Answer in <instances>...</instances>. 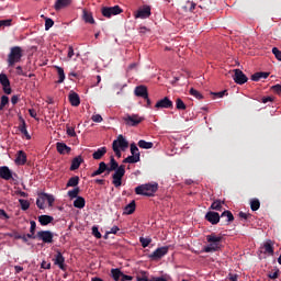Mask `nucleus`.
I'll use <instances>...</instances> for the list:
<instances>
[{
  "label": "nucleus",
  "mask_w": 281,
  "mask_h": 281,
  "mask_svg": "<svg viewBox=\"0 0 281 281\" xmlns=\"http://www.w3.org/2000/svg\"><path fill=\"white\" fill-rule=\"evenodd\" d=\"M30 223H31L30 233L31 234H36V222L31 221Z\"/></svg>",
  "instance_id": "680f3d73"
},
{
  "label": "nucleus",
  "mask_w": 281,
  "mask_h": 281,
  "mask_svg": "<svg viewBox=\"0 0 281 281\" xmlns=\"http://www.w3.org/2000/svg\"><path fill=\"white\" fill-rule=\"evenodd\" d=\"M123 10L120 5L114 7H102L101 14L105 19H111V16H117V14H122Z\"/></svg>",
  "instance_id": "39448f33"
},
{
  "label": "nucleus",
  "mask_w": 281,
  "mask_h": 281,
  "mask_svg": "<svg viewBox=\"0 0 281 281\" xmlns=\"http://www.w3.org/2000/svg\"><path fill=\"white\" fill-rule=\"evenodd\" d=\"M43 196H44L45 201H47L48 207H53L54 202L56 201V199L54 198V195H52V194H49V193H43Z\"/></svg>",
  "instance_id": "58836bf2"
},
{
  "label": "nucleus",
  "mask_w": 281,
  "mask_h": 281,
  "mask_svg": "<svg viewBox=\"0 0 281 281\" xmlns=\"http://www.w3.org/2000/svg\"><path fill=\"white\" fill-rule=\"evenodd\" d=\"M19 203L21 205V210H23L24 212L30 210V202L27 200L20 199Z\"/></svg>",
  "instance_id": "09e8293b"
},
{
  "label": "nucleus",
  "mask_w": 281,
  "mask_h": 281,
  "mask_svg": "<svg viewBox=\"0 0 281 281\" xmlns=\"http://www.w3.org/2000/svg\"><path fill=\"white\" fill-rule=\"evenodd\" d=\"M135 207H136L135 200H133L130 204H127L124 207L123 214H126V215L134 214L135 213Z\"/></svg>",
  "instance_id": "bb28decb"
},
{
  "label": "nucleus",
  "mask_w": 281,
  "mask_h": 281,
  "mask_svg": "<svg viewBox=\"0 0 281 281\" xmlns=\"http://www.w3.org/2000/svg\"><path fill=\"white\" fill-rule=\"evenodd\" d=\"M106 153V147H100L98 150H95L92 154L93 159L100 160L102 159V156Z\"/></svg>",
  "instance_id": "7c9ffc66"
},
{
  "label": "nucleus",
  "mask_w": 281,
  "mask_h": 281,
  "mask_svg": "<svg viewBox=\"0 0 281 281\" xmlns=\"http://www.w3.org/2000/svg\"><path fill=\"white\" fill-rule=\"evenodd\" d=\"M139 161V158L137 156H128L123 160V164H137Z\"/></svg>",
  "instance_id": "49530a36"
},
{
  "label": "nucleus",
  "mask_w": 281,
  "mask_h": 281,
  "mask_svg": "<svg viewBox=\"0 0 281 281\" xmlns=\"http://www.w3.org/2000/svg\"><path fill=\"white\" fill-rule=\"evenodd\" d=\"M205 220L211 223V225H218V223H221V215L214 211H209L205 214Z\"/></svg>",
  "instance_id": "9b49d317"
},
{
  "label": "nucleus",
  "mask_w": 281,
  "mask_h": 281,
  "mask_svg": "<svg viewBox=\"0 0 281 281\" xmlns=\"http://www.w3.org/2000/svg\"><path fill=\"white\" fill-rule=\"evenodd\" d=\"M168 254V247H160L157 248L151 255H149V258L151 260H160V258H164Z\"/></svg>",
  "instance_id": "ddd939ff"
},
{
  "label": "nucleus",
  "mask_w": 281,
  "mask_h": 281,
  "mask_svg": "<svg viewBox=\"0 0 281 281\" xmlns=\"http://www.w3.org/2000/svg\"><path fill=\"white\" fill-rule=\"evenodd\" d=\"M150 281H168V280L164 277H155Z\"/></svg>",
  "instance_id": "774afa93"
},
{
  "label": "nucleus",
  "mask_w": 281,
  "mask_h": 281,
  "mask_svg": "<svg viewBox=\"0 0 281 281\" xmlns=\"http://www.w3.org/2000/svg\"><path fill=\"white\" fill-rule=\"evenodd\" d=\"M0 177H12V171L8 166L0 167Z\"/></svg>",
  "instance_id": "f704fd0d"
},
{
  "label": "nucleus",
  "mask_w": 281,
  "mask_h": 281,
  "mask_svg": "<svg viewBox=\"0 0 281 281\" xmlns=\"http://www.w3.org/2000/svg\"><path fill=\"white\" fill-rule=\"evenodd\" d=\"M173 108V103L172 100H170V98L165 97L164 99L157 101V103L155 104V109H172Z\"/></svg>",
  "instance_id": "f8f14e48"
},
{
  "label": "nucleus",
  "mask_w": 281,
  "mask_h": 281,
  "mask_svg": "<svg viewBox=\"0 0 281 281\" xmlns=\"http://www.w3.org/2000/svg\"><path fill=\"white\" fill-rule=\"evenodd\" d=\"M228 279H229L231 281H238V274H232V273H229V274H228Z\"/></svg>",
  "instance_id": "338daca9"
},
{
  "label": "nucleus",
  "mask_w": 281,
  "mask_h": 281,
  "mask_svg": "<svg viewBox=\"0 0 281 281\" xmlns=\"http://www.w3.org/2000/svg\"><path fill=\"white\" fill-rule=\"evenodd\" d=\"M159 190V183L148 182L139 184L135 188V194L139 196H155V193Z\"/></svg>",
  "instance_id": "f03ea898"
},
{
  "label": "nucleus",
  "mask_w": 281,
  "mask_h": 281,
  "mask_svg": "<svg viewBox=\"0 0 281 281\" xmlns=\"http://www.w3.org/2000/svg\"><path fill=\"white\" fill-rule=\"evenodd\" d=\"M91 120H92V122L100 123V122H102L103 119H102V115L94 114V115H92Z\"/></svg>",
  "instance_id": "052dcab7"
},
{
  "label": "nucleus",
  "mask_w": 281,
  "mask_h": 281,
  "mask_svg": "<svg viewBox=\"0 0 281 281\" xmlns=\"http://www.w3.org/2000/svg\"><path fill=\"white\" fill-rule=\"evenodd\" d=\"M78 194H80V188L78 187L68 191V196L71 199H78Z\"/></svg>",
  "instance_id": "de8ad7c7"
},
{
  "label": "nucleus",
  "mask_w": 281,
  "mask_h": 281,
  "mask_svg": "<svg viewBox=\"0 0 281 281\" xmlns=\"http://www.w3.org/2000/svg\"><path fill=\"white\" fill-rule=\"evenodd\" d=\"M150 16V7H145L144 9H139L135 13V19H148Z\"/></svg>",
  "instance_id": "aec40b11"
},
{
  "label": "nucleus",
  "mask_w": 281,
  "mask_h": 281,
  "mask_svg": "<svg viewBox=\"0 0 281 281\" xmlns=\"http://www.w3.org/2000/svg\"><path fill=\"white\" fill-rule=\"evenodd\" d=\"M279 276H280V270L277 269L273 273H269L268 278H270V280H278Z\"/></svg>",
  "instance_id": "4d7b16f0"
},
{
  "label": "nucleus",
  "mask_w": 281,
  "mask_h": 281,
  "mask_svg": "<svg viewBox=\"0 0 281 281\" xmlns=\"http://www.w3.org/2000/svg\"><path fill=\"white\" fill-rule=\"evenodd\" d=\"M139 243L142 245V247H144V249H146V247H148V245H150V243H153V238L139 237Z\"/></svg>",
  "instance_id": "c03bdc74"
},
{
  "label": "nucleus",
  "mask_w": 281,
  "mask_h": 281,
  "mask_svg": "<svg viewBox=\"0 0 281 281\" xmlns=\"http://www.w3.org/2000/svg\"><path fill=\"white\" fill-rule=\"evenodd\" d=\"M124 274V272H122L121 269H112L111 270V276L113 278L114 281H122V276Z\"/></svg>",
  "instance_id": "c85d7f7f"
},
{
  "label": "nucleus",
  "mask_w": 281,
  "mask_h": 281,
  "mask_svg": "<svg viewBox=\"0 0 281 281\" xmlns=\"http://www.w3.org/2000/svg\"><path fill=\"white\" fill-rule=\"evenodd\" d=\"M206 240L209 245L204 247L203 251L205 254H212L214 251H220L221 243H223V237L217 236L216 233H212L211 235L206 236Z\"/></svg>",
  "instance_id": "7ed1b4c3"
},
{
  "label": "nucleus",
  "mask_w": 281,
  "mask_h": 281,
  "mask_svg": "<svg viewBox=\"0 0 281 281\" xmlns=\"http://www.w3.org/2000/svg\"><path fill=\"white\" fill-rule=\"evenodd\" d=\"M211 210H216L217 212H222L223 210V202L221 200H216L211 204Z\"/></svg>",
  "instance_id": "79ce46f5"
},
{
  "label": "nucleus",
  "mask_w": 281,
  "mask_h": 281,
  "mask_svg": "<svg viewBox=\"0 0 281 281\" xmlns=\"http://www.w3.org/2000/svg\"><path fill=\"white\" fill-rule=\"evenodd\" d=\"M112 183L114 187L121 188L122 187V177H113Z\"/></svg>",
  "instance_id": "3c124183"
},
{
  "label": "nucleus",
  "mask_w": 281,
  "mask_h": 281,
  "mask_svg": "<svg viewBox=\"0 0 281 281\" xmlns=\"http://www.w3.org/2000/svg\"><path fill=\"white\" fill-rule=\"evenodd\" d=\"M26 162H27V155L25 154V151L23 150L18 151L15 157V164L18 166H25Z\"/></svg>",
  "instance_id": "6ab92c4d"
},
{
  "label": "nucleus",
  "mask_w": 281,
  "mask_h": 281,
  "mask_svg": "<svg viewBox=\"0 0 281 281\" xmlns=\"http://www.w3.org/2000/svg\"><path fill=\"white\" fill-rule=\"evenodd\" d=\"M121 281H133V277L128 274H124L121 278Z\"/></svg>",
  "instance_id": "69168bd1"
},
{
  "label": "nucleus",
  "mask_w": 281,
  "mask_h": 281,
  "mask_svg": "<svg viewBox=\"0 0 281 281\" xmlns=\"http://www.w3.org/2000/svg\"><path fill=\"white\" fill-rule=\"evenodd\" d=\"M130 148H131L132 156L140 159L139 148L137 147V144L132 143L130 145Z\"/></svg>",
  "instance_id": "473e14b6"
},
{
  "label": "nucleus",
  "mask_w": 281,
  "mask_h": 281,
  "mask_svg": "<svg viewBox=\"0 0 281 281\" xmlns=\"http://www.w3.org/2000/svg\"><path fill=\"white\" fill-rule=\"evenodd\" d=\"M52 27H54V20H52L50 18H45V30H46V32L48 30H52Z\"/></svg>",
  "instance_id": "8fccbe9b"
},
{
  "label": "nucleus",
  "mask_w": 281,
  "mask_h": 281,
  "mask_svg": "<svg viewBox=\"0 0 281 281\" xmlns=\"http://www.w3.org/2000/svg\"><path fill=\"white\" fill-rule=\"evenodd\" d=\"M68 5H71V0H56L54 9L58 12Z\"/></svg>",
  "instance_id": "412c9836"
},
{
  "label": "nucleus",
  "mask_w": 281,
  "mask_h": 281,
  "mask_svg": "<svg viewBox=\"0 0 281 281\" xmlns=\"http://www.w3.org/2000/svg\"><path fill=\"white\" fill-rule=\"evenodd\" d=\"M66 135L68 137H76V126H69V124L66 125Z\"/></svg>",
  "instance_id": "37998d69"
},
{
  "label": "nucleus",
  "mask_w": 281,
  "mask_h": 281,
  "mask_svg": "<svg viewBox=\"0 0 281 281\" xmlns=\"http://www.w3.org/2000/svg\"><path fill=\"white\" fill-rule=\"evenodd\" d=\"M75 52H74V46H68V54H67V58L68 60H71L75 56Z\"/></svg>",
  "instance_id": "13d9d810"
},
{
  "label": "nucleus",
  "mask_w": 281,
  "mask_h": 281,
  "mask_svg": "<svg viewBox=\"0 0 281 281\" xmlns=\"http://www.w3.org/2000/svg\"><path fill=\"white\" fill-rule=\"evenodd\" d=\"M134 95H136V98L148 99V88L143 85L137 86L134 90Z\"/></svg>",
  "instance_id": "4468645a"
},
{
  "label": "nucleus",
  "mask_w": 281,
  "mask_h": 281,
  "mask_svg": "<svg viewBox=\"0 0 281 281\" xmlns=\"http://www.w3.org/2000/svg\"><path fill=\"white\" fill-rule=\"evenodd\" d=\"M272 54L276 56L277 60L281 61V50L278 47L272 48Z\"/></svg>",
  "instance_id": "6e6d98bb"
},
{
  "label": "nucleus",
  "mask_w": 281,
  "mask_h": 281,
  "mask_svg": "<svg viewBox=\"0 0 281 281\" xmlns=\"http://www.w3.org/2000/svg\"><path fill=\"white\" fill-rule=\"evenodd\" d=\"M250 210H252V212H258V210H260V200L252 199L250 201Z\"/></svg>",
  "instance_id": "e433bc0d"
},
{
  "label": "nucleus",
  "mask_w": 281,
  "mask_h": 281,
  "mask_svg": "<svg viewBox=\"0 0 281 281\" xmlns=\"http://www.w3.org/2000/svg\"><path fill=\"white\" fill-rule=\"evenodd\" d=\"M233 80L236 82V85H245V82H247L249 78H247V75L243 72V70L235 69Z\"/></svg>",
  "instance_id": "6e6552de"
},
{
  "label": "nucleus",
  "mask_w": 281,
  "mask_h": 281,
  "mask_svg": "<svg viewBox=\"0 0 281 281\" xmlns=\"http://www.w3.org/2000/svg\"><path fill=\"white\" fill-rule=\"evenodd\" d=\"M0 218H5L8 221L10 218V215L5 213V210L0 209Z\"/></svg>",
  "instance_id": "e2e57ef3"
},
{
  "label": "nucleus",
  "mask_w": 281,
  "mask_h": 281,
  "mask_svg": "<svg viewBox=\"0 0 281 281\" xmlns=\"http://www.w3.org/2000/svg\"><path fill=\"white\" fill-rule=\"evenodd\" d=\"M68 99L71 106H80V95H78V93L70 92Z\"/></svg>",
  "instance_id": "4be33fe9"
},
{
  "label": "nucleus",
  "mask_w": 281,
  "mask_h": 281,
  "mask_svg": "<svg viewBox=\"0 0 281 281\" xmlns=\"http://www.w3.org/2000/svg\"><path fill=\"white\" fill-rule=\"evenodd\" d=\"M54 222V216L52 215H40L38 216V223H41V225L45 226V225H49V223Z\"/></svg>",
  "instance_id": "5701e85b"
},
{
  "label": "nucleus",
  "mask_w": 281,
  "mask_h": 281,
  "mask_svg": "<svg viewBox=\"0 0 281 281\" xmlns=\"http://www.w3.org/2000/svg\"><path fill=\"white\" fill-rule=\"evenodd\" d=\"M19 120L21 122V124L19 125L20 133H22V135H24L26 139H32L30 132H27V124L25 123V119L20 116Z\"/></svg>",
  "instance_id": "dca6fc26"
},
{
  "label": "nucleus",
  "mask_w": 281,
  "mask_h": 281,
  "mask_svg": "<svg viewBox=\"0 0 281 281\" xmlns=\"http://www.w3.org/2000/svg\"><path fill=\"white\" fill-rule=\"evenodd\" d=\"M8 104H10V98H8V95H2L0 99V111H3Z\"/></svg>",
  "instance_id": "4c0bfd02"
},
{
  "label": "nucleus",
  "mask_w": 281,
  "mask_h": 281,
  "mask_svg": "<svg viewBox=\"0 0 281 281\" xmlns=\"http://www.w3.org/2000/svg\"><path fill=\"white\" fill-rule=\"evenodd\" d=\"M80 183V179L78 177H72L67 182V188H76Z\"/></svg>",
  "instance_id": "a19ab883"
},
{
  "label": "nucleus",
  "mask_w": 281,
  "mask_h": 281,
  "mask_svg": "<svg viewBox=\"0 0 281 281\" xmlns=\"http://www.w3.org/2000/svg\"><path fill=\"white\" fill-rule=\"evenodd\" d=\"M263 254H269L270 256H273V241L267 240L263 244Z\"/></svg>",
  "instance_id": "cd10ccee"
},
{
  "label": "nucleus",
  "mask_w": 281,
  "mask_h": 281,
  "mask_svg": "<svg viewBox=\"0 0 281 281\" xmlns=\"http://www.w3.org/2000/svg\"><path fill=\"white\" fill-rule=\"evenodd\" d=\"M56 148L59 155H69V153H71V147L67 146L65 143H56Z\"/></svg>",
  "instance_id": "a211bd4d"
},
{
  "label": "nucleus",
  "mask_w": 281,
  "mask_h": 281,
  "mask_svg": "<svg viewBox=\"0 0 281 281\" xmlns=\"http://www.w3.org/2000/svg\"><path fill=\"white\" fill-rule=\"evenodd\" d=\"M221 218H226V223H233L234 221V214L231 213V211H224L221 214Z\"/></svg>",
  "instance_id": "c9c22d12"
},
{
  "label": "nucleus",
  "mask_w": 281,
  "mask_h": 281,
  "mask_svg": "<svg viewBox=\"0 0 281 281\" xmlns=\"http://www.w3.org/2000/svg\"><path fill=\"white\" fill-rule=\"evenodd\" d=\"M54 265H56L61 271L67 270V266L65 265V257L63 256V252L60 250H56V255L53 259Z\"/></svg>",
  "instance_id": "1a4fd4ad"
},
{
  "label": "nucleus",
  "mask_w": 281,
  "mask_h": 281,
  "mask_svg": "<svg viewBox=\"0 0 281 281\" xmlns=\"http://www.w3.org/2000/svg\"><path fill=\"white\" fill-rule=\"evenodd\" d=\"M176 109H178V111H186V109H188V106L186 105L183 100H181V98H178L176 100Z\"/></svg>",
  "instance_id": "ea45409f"
},
{
  "label": "nucleus",
  "mask_w": 281,
  "mask_h": 281,
  "mask_svg": "<svg viewBox=\"0 0 281 281\" xmlns=\"http://www.w3.org/2000/svg\"><path fill=\"white\" fill-rule=\"evenodd\" d=\"M86 204H87V201H85V198L82 196H78L74 201V207H77L78 210H82V207H85Z\"/></svg>",
  "instance_id": "c756f323"
},
{
  "label": "nucleus",
  "mask_w": 281,
  "mask_h": 281,
  "mask_svg": "<svg viewBox=\"0 0 281 281\" xmlns=\"http://www.w3.org/2000/svg\"><path fill=\"white\" fill-rule=\"evenodd\" d=\"M12 25V20H0V27H10Z\"/></svg>",
  "instance_id": "864d4df0"
},
{
  "label": "nucleus",
  "mask_w": 281,
  "mask_h": 281,
  "mask_svg": "<svg viewBox=\"0 0 281 281\" xmlns=\"http://www.w3.org/2000/svg\"><path fill=\"white\" fill-rule=\"evenodd\" d=\"M138 146L139 148H144L145 150H150V148H153V146L155 145L153 144V142H146L144 139H140L138 142Z\"/></svg>",
  "instance_id": "2f4dec72"
},
{
  "label": "nucleus",
  "mask_w": 281,
  "mask_h": 281,
  "mask_svg": "<svg viewBox=\"0 0 281 281\" xmlns=\"http://www.w3.org/2000/svg\"><path fill=\"white\" fill-rule=\"evenodd\" d=\"M105 172V176L111 175V172H114L112 177H124L126 175V166L117 164L115 160V157H110V162L106 165V162L101 161L99 164V168L94 170L91 173V177H98L100 175H103Z\"/></svg>",
  "instance_id": "f257e3e1"
},
{
  "label": "nucleus",
  "mask_w": 281,
  "mask_h": 281,
  "mask_svg": "<svg viewBox=\"0 0 281 281\" xmlns=\"http://www.w3.org/2000/svg\"><path fill=\"white\" fill-rule=\"evenodd\" d=\"M144 117L139 116L138 114H126L123 117V121L125 122L126 126H137L142 124V121Z\"/></svg>",
  "instance_id": "0eeeda50"
},
{
  "label": "nucleus",
  "mask_w": 281,
  "mask_h": 281,
  "mask_svg": "<svg viewBox=\"0 0 281 281\" xmlns=\"http://www.w3.org/2000/svg\"><path fill=\"white\" fill-rule=\"evenodd\" d=\"M82 19L85 23H89L90 25H95V19H93V13L87 9L82 10Z\"/></svg>",
  "instance_id": "f3484780"
},
{
  "label": "nucleus",
  "mask_w": 281,
  "mask_h": 281,
  "mask_svg": "<svg viewBox=\"0 0 281 281\" xmlns=\"http://www.w3.org/2000/svg\"><path fill=\"white\" fill-rule=\"evenodd\" d=\"M92 235L94 236V238H102V234L98 229V226L92 227Z\"/></svg>",
  "instance_id": "5fc2aeb1"
},
{
  "label": "nucleus",
  "mask_w": 281,
  "mask_h": 281,
  "mask_svg": "<svg viewBox=\"0 0 281 281\" xmlns=\"http://www.w3.org/2000/svg\"><path fill=\"white\" fill-rule=\"evenodd\" d=\"M83 161L82 156L75 157L71 161L70 170H78V168H80V164Z\"/></svg>",
  "instance_id": "b1692460"
},
{
  "label": "nucleus",
  "mask_w": 281,
  "mask_h": 281,
  "mask_svg": "<svg viewBox=\"0 0 281 281\" xmlns=\"http://www.w3.org/2000/svg\"><path fill=\"white\" fill-rule=\"evenodd\" d=\"M112 144H115V146L121 150H126V148H128V140H126V138H124L123 135H119L117 138L115 140H113Z\"/></svg>",
  "instance_id": "2eb2a0df"
},
{
  "label": "nucleus",
  "mask_w": 281,
  "mask_h": 281,
  "mask_svg": "<svg viewBox=\"0 0 281 281\" xmlns=\"http://www.w3.org/2000/svg\"><path fill=\"white\" fill-rule=\"evenodd\" d=\"M21 58H23V48H21V46L11 47V50L8 55L9 67H14L16 63H21Z\"/></svg>",
  "instance_id": "20e7f679"
},
{
  "label": "nucleus",
  "mask_w": 281,
  "mask_h": 281,
  "mask_svg": "<svg viewBox=\"0 0 281 281\" xmlns=\"http://www.w3.org/2000/svg\"><path fill=\"white\" fill-rule=\"evenodd\" d=\"M55 69L57 71V75H58V80H57V83L58 85H63V82H65V69H63V67H59V66H55Z\"/></svg>",
  "instance_id": "a878e982"
},
{
  "label": "nucleus",
  "mask_w": 281,
  "mask_h": 281,
  "mask_svg": "<svg viewBox=\"0 0 281 281\" xmlns=\"http://www.w3.org/2000/svg\"><path fill=\"white\" fill-rule=\"evenodd\" d=\"M189 93L193 95V98H196V100H203V94H201V92L194 88H191Z\"/></svg>",
  "instance_id": "a18cd8bd"
},
{
  "label": "nucleus",
  "mask_w": 281,
  "mask_h": 281,
  "mask_svg": "<svg viewBox=\"0 0 281 281\" xmlns=\"http://www.w3.org/2000/svg\"><path fill=\"white\" fill-rule=\"evenodd\" d=\"M36 238L46 245H52V243H54V233L50 231H40L36 234Z\"/></svg>",
  "instance_id": "423d86ee"
},
{
  "label": "nucleus",
  "mask_w": 281,
  "mask_h": 281,
  "mask_svg": "<svg viewBox=\"0 0 281 281\" xmlns=\"http://www.w3.org/2000/svg\"><path fill=\"white\" fill-rule=\"evenodd\" d=\"M0 85L2 86L3 92L7 95H10V93H12V88L10 87V79L8 78V75L0 74Z\"/></svg>",
  "instance_id": "9d476101"
},
{
  "label": "nucleus",
  "mask_w": 281,
  "mask_h": 281,
  "mask_svg": "<svg viewBox=\"0 0 281 281\" xmlns=\"http://www.w3.org/2000/svg\"><path fill=\"white\" fill-rule=\"evenodd\" d=\"M119 232H120V227L113 226V227L106 233V236H108V234H117Z\"/></svg>",
  "instance_id": "0e129e2a"
},
{
  "label": "nucleus",
  "mask_w": 281,
  "mask_h": 281,
  "mask_svg": "<svg viewBox=\"0 0 281 281\" xmlns=\"http://www.w3.org/2000/svg\"><path fill=\"white\" fill-rule=\"evenodd\" d=\"M112 149L115 153L116 157L120 159V157H122V151L120 150V148H117L115 144H112Z\"/></svg>",
  "instance_id": "bf43d9fd"
},
{
  "label": "nucleus",
  "mask_w": 281,
  "mask_h": 281,
  "mask_svg": "<svg viewBox=\"0 0 281 281\" xmlns=\"http://www.w3.org/2000/svg\"><path fill=\"white\" fill-rule=\"evenodd\" d=\"M271 91H273V93H277V95H281V83L272 86Z\"/></svg>",
  "instance_id": "603ef678"
},
{
  "label": "nucleus",
  "mask_w": 281,
  "mask_h": 281,
  "mask_svg": "<svg viewBox=\"0 0 281 281\" xmlns=\"http://www.w3.org/2000/svg\"><path fill=\"white\" fill-rule=\"evenodd\" d=\"M266 78H269V72H256L251 76V80L254 82H259V80H266Z\"/></svg>",
  "instance_id": "393cba45"
},
{
  "label": "nucleus",
  "mask_w": 281,
  "mask_h": 281,
  "mask_svg": "<svg viewBox=\"0 0 281 281\" xmlns=\"http://www.w3.org/2000/svg\"><path fill=\"white\" fill-rule=\"evenodd\" d=\"M45 196H43V193L38 194V198L36 200V205L40 210H45Z\"/></svg>",
  "instance_id": "72a5a7b5"
}]
</instances>
